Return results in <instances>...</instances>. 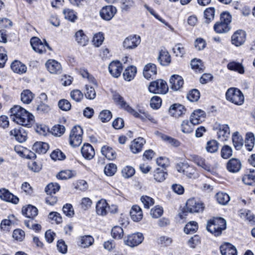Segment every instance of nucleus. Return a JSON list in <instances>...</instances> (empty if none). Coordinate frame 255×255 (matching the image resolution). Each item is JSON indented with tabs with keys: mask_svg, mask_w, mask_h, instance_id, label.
Wrapping results in <instances>:
<instances>
[{
	"mask_svg": "<svg viewBox=\"0 0 255 255\" xmlns=\"http://www.w3.org/2000/svg\"><path fill=\"white\" fill-rule=\"evenodd\" d=\"M157 60L161 65L167 66L171 62L170 55L167 50H161Z\"/></svg>",
	"mask_w": 255,
	"mask_h": 255,
	"instance_id": "29",
	"label": "nucleus"
},
{
	"mask_svg": "<svg viewBox=\"0 0 255 255\" xmlns=\"http://www.w3.org/2000/svg\"><path fill=\"white\" fill-rule=\"evenodd\" d=\"M34 95L29 90H25L21 94V101L26 104L30 103L33 100Z\"/></svg>",
	"mask_w": 255,
	"mask_h": 255,
	"instance_id": "42",
	"label": "nucleus"
},
{
	"mask_svg": "<svg viewBox=\"0 0 255 255\" xmlns=\"http://www.w3.org/2000/svg\"><path fill=\"white\" fill-rule=\"evenodd\" d=\"M10 112L11 119L17 124L29 127L34 121V116L19 106H14Z\"/></svg>",
	"mask_w": 255,
	"mask_h": 255,
	"instance_id": "1",
	"label": "nucleus"
},
{
	"mask_svg": "<svg viewBox=\"0 0 255 255\" xmlns=\"http://www.w3.org/2000/svg\"><path fill=\"white\" fill-rule=\"evenodd\" d=\"M227 67L229 70L237 71L240 74H243L245 72L243 66L241 63L234 61L228 63Z\"/></svg>",
	"mask_w": 255,
	"mask_h": 255,
	"instance_id": "45",
	"label": "nucleus"
},
{
	"mask_svg": "<svg viewBox=\"0 0 255 255\" xmlns=\"http://www.w3.org/2000/svg\"><path fill=\"white\" fill-rule=\"evenodd\" d=\"M10 67L13 72L18 74L25 73L27 71L26 65L18 60L13 61Z\"/></svg>",
	"mask_w": 255,
	"mask_h": 255,
	"instance_id": "26",
	"label": "nucleus"
},
{
	"mask_svg": "<svg viewBox=\"0 0 255 255\" xmlns=\"http://www.w3.org/2000/svg\"><path fill=\"white\" fill-rule=\"evenodd\" d=\"M215 9L214 7H209L206 8L204 12V16L205 22L209 23L214 19Z\"/></svg>",
	"mask_w": 255,
	"mask_h": 255,
	"instance_id": "44",
	"label": "nucleus"
},
{
	"mask_svg": "<svg viewBox=\"0 0 255 255\" xmlns=\"http://www.w3.org/2000/svg\"><path fill=\"white\" fill-rule=\"evenodd\" d=\"M169 83L171 89L174 91H177L182 87L184 81L180 76L173 75L170 79Z\"/></svg>",
	"mask_w": 255,
	"mask_h": 255,
	"instance_id": "20",
	"label": "nucleus"
},
{
	"mask_svg": "<svg viewBox=\"0 0 255 255\" xmlns=\"http://www.w3.org/2000/svg\"><path fill=\"white\" fill-rule=\"evenodd\" d=\"M117 166L114 163H109L107 164L104 168L105 174L109 176H113L117 171Z\"/></svg>",
	"mask_w": 255,
	"mask_h": 255,
	"instance_id": "54",
	"label": "nucleus"
},
{
	"mask_svg": "<svg viewBox=\"0 0 255 255\" xmlns=\"http://www.w3.org/2000/svg\"><path fill=\"white\" fill-rule=\"evenodd\" d=\"M30 44L32 49L35 52L40 54L46 52L47 48L51 50V48L45 40H44V42H42L41 40L37 37H33L30 39Z\"/></svg>",
	"mask_w": 255,
	"mask_h": 255,
	"instance_id": "7",
	"label": "nucleus"
},
{
	"mask_svg": "<svg viewBox=\"0 0 255 255\" xmlns=\"http://www.w3.org/2000/svg\"><path fill=\"white\" fill-rule=\"evenodd\" d=\"M170 109L174 111V112L173 114L175 115L176 117H179L182 116L185 114L186 109L183 105L175 104L171 106Z\"/></svg>",
	"mask_w": 255,
	"mask_h": 255,
	"instance_id": "43",
	"label": "nucleus"
},
{
	"mask_svg": "<svg viewBox=\"0 0 255 255\" xmlns=\"http://www.w3.org/2000/svg\"><path fill=\"white\" fill-rule=\"evenodd\" d=\"M177 170L189 178H194L197 176L196 168L187 163H179L177 166Z\"/></svg>",
	"mask_w": 255,
	"mask_h": 255,
	"instance_id": "8",
	"label": "nucleus"
},
{
	"mask_svg": "<svg viewBox=\"0 0 255 255\" xmlns=\"http://www.w3.org/2000/svg\"><path fill=\"white\" fill-rule=\"evenodd\" d=\"M65 128L64 126L57 125L53 127L51 132L55 136H60L65 132Z\"/></svg>",
	"mask_w": 255,
	"mask_h": 255,
	"instance_id": "55",
	"label": "nucleus"
},
{
	"mask_svg": "<svg viewBox=\"0 0 255 255\" xmlns=\"http://www.w3.org/2000/svg\"><path fill=\"white\" fill-rule=\"evenodd\" d=\"M190 64L192 69L196 73H202L205 70V66L200 59H193Z\"/></svg>",
	"mask_w": 255,
	"mask_h": 255,
	"instance_id": "36",
	"label": "nucleus"
},
{
	"mask_svg": "<svg viewBox=\"0 0 255 255\" xmlns=\"http://www.w3.org/2000/svg\"><path fill=\"white\" fill-rule=\"evenodd\" d=\"M75 175V173L72 172L71 170H65L61 171L58 175L57 176V177L59 179L64 180L70 179L73 177H74Z\"/></svg>",
	"mask_w": 255,
	"mask_h": 255,
	"instance_id": "59",
	"label": "nucleus"
},
{
	"mask_svg": "<svg viewBox=\"0 0 255 255\" xmlns=\"http://www.w3.org/2000/svg\"><path fill=\"white\" fill-rule=\"evenodd\" d=\"M222 255H237L236 248L229 243H225L220 246Z\"/></svg>",
	"mask_w": 255,
	"mask_h": 255,
	"instance_id": "22",
	"label": "nucleus"
},
{
	"mask_svg": "<svg viewBox=\"0 0 255 255\" xmlns=\"http://www.w3.org/2000/svg\"><path fill=\"white\" fill-rule=\"evenodd\" d=\"M135 173L134 169L129 166H127L122 170V173L123 177L125 178H128L132 177Z\"/></svg>",
	"mask_w": 255,
	"mask_h": 255,
	"instance_id": "57",
	"label": "nucleus"
},
{
	"mask_svg": "<svg viewBox=\"0 0 255 255\" xmlns=\"http://www.w3.org/2000/svg\"><path fill=\"white\" fill-rule=\"evenodd\" d=\"M246 38V32L243 30H238L232 36V43L237 46H241L245 42Z\"/></svg>",
	"mask_w": 255,
	"mask_h": 255,
	"instance_id": "14",
	"label": "nucleus"
},
{
	"mask_svg": "<svg viewBox=\"0 0 255 255\" xmlns=\"http://www.w3.org/2000/svg\"><path fill=\"white\" fill-rule=\"evenodd\" d=\"M113 237L115 239H121L124 235L123 229L119 226H115L111 232Z\"/></svg>",
	"mask_w": 255,
	"mask_h": 255,
	"instance_id": "58",
	"label": "nucleus"
},
{
	"mask_svg": "<svg viewBox=\"0 0 255 255\" xmlns=\"http://www.w3.org/2000/svg\"><path fill=\"white\" fill-rule=\"evenodd\" d=\"M255 136L253 133L248 132L246 134L245 146L249 151H252L255 145Z\"/></svg>",
	"mask_w": 255,
	"mask_h": 255,
	"instance_id": "41",
	"label": "nucleus"
},
{
	"mask_svg": "<svg viewBox=\"0 0 255 255\" xmlns=\"http://www.w3.org/2000/svg\"><path fill=\"white\" fill-rule=\"evenodd\" d=\"M60 185L56 183L48 184L45 188L47 194H55L60 189Z\"/></svg>",
	"mask_w": 255,
	"mask_h": 255,
	"instance_id": "47",
	"label": "nucleus"
},
{
	"mask_svg": "<svg viewBox=\"0 0 255 255\" xmlns=\"http://www.w3.org/2000/svg\"><path fill=\"white\" fill-rule=\"evenodd\" d=\"M117 12V8L113 5H107L103 7L100 10L101 17L105 20H110Z\"/></svg>",
	"mask_w": 255,
	"mask_h": 255,
	"instance_id": "10",
	"label": "nucleus"
},
{
	"mask_svg": "<svg viewBox=\"0 0 255 255\" xmlns=\"http://www.w3.org/2000/svg\"><path fill=\"white\" fill-rule=\"evenodd\" d=\"M215 197L217 202L222 205L226 204L230 200V198L229 195L223 192H219L217 193Z\"/></svg>",
	"mask_w": 255,
	"mask_h": 255,
	"instance_id": "46",
	"label": "nucleus"
},
{
	"mask_svg": "<svg viewBox=\"0 0 255 255\" xmlns=\"http://www.w3.org/2000/svg\"><path fill=\"white\" fill-rule=\"evenodd\" d=\"M22 213L26 217L33 219L37 215L38 210L35 207L29 205L27 207L22 208Z\"/></svg>",
	"mask_w": 255,
	"mask_h": 255,
	"instance_id": "32",
	"label": "nucleus"
},
{
	"mask_svg": "<svg viewBox=\"0 0 255 255\" xmlns=\"http://www.w3.org/2000/svg\"><path fill=\"white\" fill-rule=\"evenodd\" d=\"M148 90L153 94H165L168 90V87L165 81L159 79L150 83Z\"/></svg>",
	"mask_w": 255,
	"mask_h": 255,
	"instance_id": "5",
	"label": "nucleus"
},
{
	"mask_svg": "<svg viewBox=\"0 0 255 255\" xmlns=\"http://www.w3.org/2000/svg\"><path fill=\"white\" fill-rule=\"evenodd\" d=\"M205 113L200 109L194 110L190 115V120L195 125L202 123L205 118Z\"/></svg>",
	"mask_w": 255,
	"mask_h": 255,
	"instance_id": "19",
	"label": "nucleus"
},
{
	"mask_svg": "<svg viewBox=\"0 0 255 255\" xmlns=\"http://www.w3.org/2000/svg\"><path fill=\"white\" fill-rule=\"evenodd\" d=\"M195 126L190 120H184L181 124V130L186 134L190 133L193 132Z\"/></svg>",
	"mask_w": 255,
	"mask_h": 255,
	"instance_id": "35",
	"label": "nucleus"
},
{
	"mask_svg": "<svg viewBox=\"0 0 255 255\" xmlns=\"http://www.w3.org/2000/svg\"><path fill=\"white\" fill-rule=\"evenodd\" d=\"M200 97V93L196 89H193L190 91L187 95V98L191 102H196L198 101Z\"/></svg>",
	"mask_w": 255,
	"mask_h": 255,
	"instance_id": "62",
	"label": "nucleus"
},
{
	"mask_svg": "<svg viewBox=\"0 0 255 255\" xmlns=\"http://www.w3.org/2000/svg\"><path fill=\"white\" fill-rule=\"evenodd\" d=\"M0 198L5 201L16 204L19 202V199L16 196L11 193L8 190L3 188L0 189Z\"/></svg>",
	"mask_w": 255,
	"mask_h": 255,
	"instance_id": "16",
	"label": "nucleus"
},
{
	"mask_svg": "<svg viewBox=\"0 0 255 255\" xmlns=\"http://www.w3.org/2000/svg\"><path fill=\"white\" fill-rule=\"evenodd\" d=\"M226 229V221L222 218H214L207 222V230L216 237L221 235Z\"/></svg>",
	"mask_w": 255,
	"mask_h": 255,
	"instance_id": "2",
	"label": "nucleus"
},
{
	"mask_svg": "<svg viewBox=\"0 0 255 255\" xmlns=\"http://www.w3.org/2000/svg\"><path fill=\"white\" fill-rule=\"evenodd\" d=\"M143 236L141 233H137L129 235L124 240L125 243L130 247H134L139 245L143 240Z\"/></svg>",
	"mask_w": 255,
	"mask_h": 255,
	"instance_id": "9",
	"label": "nucleus"
},
{
	"mask_svg": "<svg viewBox=\"0 0 255 255\" xmlns=\"http://www.w3.org/2000/svg\"><path fill=\"white\" fill-rule=\"evenodd\" d=\"M49 148V145L46 142H36L32 146L33 151L39 154L45 153Z\"/></svg>",
	"mask_w": 255,
	"mask_h": 255,
	"instance_id": "31",
	"label": "nucleus"
},
{
	"mask_svg": "<svg viewBox=\"0 0 255 255\" xmlns=\"http://www.w3.org/2000/svg\"><path fill=\"white\" fill-rule=\"evenodd\" d=\"M131 219L134 222H138L143 217L142 212L140 207L137 205H133L130 211Z\"/></svg>",
	"mask_w": 255,
	"mask_h": 255,
	"instance_id": "27",
	"label": "nucleus"
},
{
	"mask_svg": "<svg viewBox=\"0 0 255 255\" xmlns=\"http://www.w3.org/2000/svg\"><path fill=\"white\" fill-rule=\"evenodd\" d=\"M198 229V224L195 221H191L187 223L184 229V232L187 234L194 233Z\"/></svg>",
	"mask_w": 255,
	"mask_h": 255,
	"instance_id": "48",
	"label": "nucleus"
},
{
	"mask_svg": "<svg viewBox=\"0 0 255 255\" xmlns=\"http://www.w3.org/2000/svg\"><path fill=\"white\" fill-rule=\"evenodd\" d=\"M108 204L104 199L99 200L96 204V211L97 214L100 216H106L108 213L109 209Z\"/></svg>",
	"mask_w": 255,
	"mask_h": 255,
	"instance_id": "24",
	"label": "nucleus"
},
{
	"mask_svg": "<svg viewBox=\"0 0 255 255\" xmlns=\"http://www.w3.org/2000/svg\"><path fill=\"white\" fill-rule=\"evenodd\" d=\"M161 138H162V140L167 142L172 146L178 147L180 145L181 143L178 140L173 137H171L170 136H167L165 134H162Z\"/></svg>",
	"mask_w": 255,
	"mask_h": 255,
	"instance_id": "49",
	"label": "nucleus"
},
{
	"mask_svg": "<svg viewBox=\"0 0 255 255\" xmlns=\"http://www.w3.org/2000/svg\"><path fill=\"white\" fill-rule=\"evenodd\" d=\"M216 128L218 130L217 132L218 137L222 141H226L229 138L230 134V130L228 125H217Z\"/></svg>",
	"mask_w": 255,
	"mask_h": 255,
	"instance_id": "15",
	"label": "nucleus"
},
{
	"mask_svg": "<svg viewBox=\"0 0 255 255\" xmlns=\"http://www.w3.org/2000/svg\"><path fill=\"white\" fill-rule=\"evenodd\" d=\"M102 154L109 160H113L116 157V153L111 147L105 145L101 148Z\"/></svg>",
	"mask_w": 255,
	"mask_h": 255,
	"instance_id": "34",
	"label": "nucleus"
},
{
	"mask_svg": "<svg viewBox=\"0 0 255 255\" xmlns=\"http://www.w3.org/2000/svg\"><path fill=\"white\" fill-rule=\"evenodd\" d=\"M75 40L80 45L85 46L88 42V37L82 30H79L75 33Z\"/></svg>",
	"mask_w": 255,
	"mask_h": 255,
	"instance_id": "37",
	"label": "nucleus"
},
{
	"mask_svg": "<svg viewBox=\"0 0 255 255\" xmlns=\"http://www.w3.org/2000/svg\"><path fill=\"white\" fill-rule=\"evenodd\" d=\"M242 164L239 159L232 158L229 160L227 164V168L230 172H237L241 169Z\"/></svg>",
	"mask_w": 255,
	"mask_h": 255,
	"instance_id": "25",
	"label": "nucleus"
},
{
	"mask_svg": "<svg viewBox=\"0 0 255 255\" xmlns=\"http://www.w3.org/2000/svg\"><path fill=\"white\" fill-rule=\"evenodd\" d=\"M136 73V68L135 67L130 66L127 68L124 73L123 77L124 79L127 81H130L132 80Z\"/></svg>",
	"mask_w": 255,
	"mask_h": 255,
	"instance_id": "33",
	"label": "nucleus"
},
{
	"mask_svg": "<svg viewBox=\"0 0 255 255\" xmlns=\"http://www.w3.org/2000/svg\"><path fill=\"white\" fill-rule=\"evenodd\" d=\"M214 29L217 33H223L228 32L230 29V26L227 23L220 21L215 24Z\"/></svg>",
	"mask_w": 255,
	"mask_h": 255,
	"instance_id": "39",
	"label": "nucleus"
},
{
	"mask_svg": "<svg viewBox=\"0 0 255 255\" xmlns=\"http://www.w3.org/2000/svg\"><path fill=\"white\" fill-rule=\"evenodd\" d=\"M121 3L122 10L124 11H128L135 6V2L133 0H122Z\"/></svg>",
	"mask_w": 255,
	"mask_h": 255,
	"instance_id": "52",
	"label": "nucleus"
},
{
	"mask_svg": "<svg viewBox=\"0 0 255 255\" xmlns=\"http://www.w3.org/2000/svg\"><path fill=\"white\" fill-rule=\"evenodd\" d=\"M115 102L121 106V107L124 109L129 114L132 115L136 118H139L143 122L147 120V115L148 113L140 110V114L135 111L133 109L130 107L124 100L123 97L118 94H116L113 96Z\"/></svg>",
	"mask_w": 255,
	"mask_h": 255,
	"instance_id": "3",
	"label": "nucleus"
},
{
	"mask_svg": "<svg viewBox=\"0 0 255 255\" xmlns=\"http://www.w3.org/2000/svg\"><path fill=\"white\" fill-rule=\"evenodd\" d=\"M232 148L229 145H224L221 149V156L224 159H228L232 155Z\"/></svg>",
	"mask_w": 255,
	"mask_h": 255,
	"instance_id": "56",
	"label": "nucleus"
},
{
	"mask_svg": "<svg viewBox=\"0 0 255 255\" xmlns=\"http://www.w3.org/2000/svg\"><path fill=\"white\" fill-rule=\"evenodd\" d=\"M205 208L204 203L194 198L188 199L186 204V212L190 213H201Z\"/></svg>",
	"mask_w": 255,
	"mask_h": 255,
	"instance_id": "6",
	"label": "nucleus"
},
{
	"mask_svg": "<svg viewBox=\"0 0 255 255\" xmlns=\"http://www.w3.org/2000/svg\"><path fill=\"white\" fill-rule=\"evenodd\" d=\"M145 143V140L142 137L134 139L131 143L130 150L132 153L137 154L140 152Z\"/></svg>",
	"mask_w": 255,
	"mask_h": 255,
	"instance_id": "18",
	"label": "nucleus"
},
{
	"mask_svg": "<svg viewBox=\"0 0 255 255\" xmlns=\"http://www.w3.org/2000/svg\"><path fill=\"white\" fill-rule=\"evenodd\" d=\"M85 97L89 100L95 99L96 93L94 88L88 85L86 86V92L85 93Z\"/></svg>",
	"mask_w": 255,
	"mask_h": 255,
	"instance_id": "61",
	"label": "nucleus"
},
{
	"mask_svg": "<svg viewBox=\"0 0 255 255\" xmlns=\"http://www.w3.org/2000/svg\"><path fill=\"white\" fill-rule=\"evenodd\" d=\"M242 181L247 185H255V170H250L249 173L245 174L242 178Z\"/></svg>",
	"mask_w": 255,
	"mask_h": 255,
	"instance_id": "38",
	"label": "nucleus"
},
{
	"mask_svg": "<svg viewBox=\"0 0 255 255\" xmlns=\"http://www.w3.org/2000/svg\"><path fill=\"white\" fill-rule=\"evenodd\" d=\"M12 237L16 241L21 242L25 237V232L20 229H15L13 232Z\"/></svg>",
	"mask_w": 255,
	"mask_h": 255,
	"instance_id": "64",
	"label": "nucleus"
},
{
	"mask_svg": "<svg viewBox=\"0 0 255 255\" xmlns=\"http://www.w3.org/2000/svg\"><path fill=\"white\" fill-rule=\"evenodd\" d=\"M47 70L53 74H60L62 73V69L60 63L54 60H49L45 63Z\"/></svg>",
	"mask_w": 255,
	"mask_h": 255,
	"instance_id": "12",
	"label": "nucleus"
},
{
	"mask_svg": "<svg viewBox=\"0 0 255 255\" xmlns=\"http://www.w3.org/2000/svg\"><path fill=\"white\" fill-rule=\"evenodd\" d=\"M112 117L111 112L107 110H104L101 111L99 115V118L103 123L109 122Z\"/></svg>",
	"mask_w": 255,
	"mask_h": 255,
	"instance_id": "50",
	"label": "nucleus"
},
{
	"mask_svg": "<svg viewBox=\"0 0 255 255\" xmlns=\"http://www.w3.org/2000/svg\"><path fill=\"white\" fill-rule=\"evenodd\" d=\"M10 134L15 137V139L19 142H22L26 139V133L23 129L14 128L10 131Z\"/></svg>",
	"mask_w": 255,
	"mask_h": 255,
	"instance_id": "30",
	"label": "nucleus"
},
{
	"mask_svg": "<svg viewBox=\"0 0 255 255\" xmlns=\"http://www.w3.org/2000/svg\"><path fill=\"white\" fill-rule=\"evenodd\" d=\"M232 141L235 147L237 149H240L243 145V138L238 131H236L233 134Z\"/></svg>",
	"mask_w": 255,
	"mask_h": 255,
	"instance_id": "40",
	"label": "nucleus"
},
{
	"mask_svg": "<svg viewBox=\"0 0 255 255\" xmlns=\"http://www.w3.org/2000/svg\"><path fill=\"white\" fill-rule=\"evenodd\" d=\"M206 148L209 152H216L218 149V143L215 140H210L207 143Z\"/></svg>",
	"mask_w": 255,
	"mask_h": 255,
	"instance_id": "53",
	"label": "nucleus"
},
{
	"mask_svg": "<svg viewBox=\"0 0 255 255\" xmlns=\"http://www.w3.org/2000/svg\"><path fill=\"white\" fill-rule=\"evenodd\" d=\"M156 73L157 68L154 64L148 63L143 68V75L146 79L152 78L156 75Z\"/></svg>",
	"mask_w": 255,
	"mask_h": 255,
	"instance_id": "23",
	"label": "nucleus"
},
{
	"mask_svg": "<svg viewBox=\"0 0 255 255\" xmlns=\"http://www.w3.org/2000/svg\"><path fill=\"white\" fill-rule=\"evenodd\" d=\"M81 152L83 157L87 160L92 159L95 155V150L89 143H85L82 147Z\"/></svg>",
	"mask_w": 255,
	"mask_h": 255,
	"instance_id": "21",
	"label": "nucleus"
},
{
	"mask_svg": "<svg viewBox=\"0 0 255 255\" xmlns=\"http://www.w3.org/2000/svg\"><path fill=\"white\" fill-rule=\"evenodd\" d=\"M226 97L228 101L237 105H241L244 102L243 94L237 88L229 89L226 92Z\"/></svg>",
	"mask_w": 255,
	"mask_h": 255,
	"instance_id": "4",
	"label": "nucleus"
},
{
	"mask_svg": "<svg viewBox=\"0 0 255 255\" xmlns=\"http://www.w3.org/2000/svg\"><path fill=\"white\" fill-rule=\"evenodd\" d=\"M65 18L70 21L74 22L77 19V16L75 11L71 9L66 8L63 10Z\"/></svg>",
	"mask_w": 255,
	"mask_h": 255,
	"instance_id": "51",
	"label": "nucleus"
},
{
	"mask_svg": "<svg viewBox=\"0 0 255 255\" xmlns=\"http://www.w3.org/2000/svg\"><path fill=\"white\" fill-rule=\"evenodd\" d=\"M140 43L139 36H130L126 38L124 42L123 46L127 49L135 48Z\"/></svg>",
	"mask_w": 255,
	"mask_h": 255,
	"instance_id": "13",
	"label": "nucleus"
},
{
	"mask_svg": "<svg viewBox=\"0 0 255 255\" xmlns=\"http://www.w3.org/2000/svg\"><path fill=\"white\" fill-rule=\"evenodd\" d=\"M123 70L122 64L119 61H113L109 65V71L115 78H118Z\"/></svg>",
	"mask_w": 255,
	"mask_h": 255,
	"instance_id": "17",
	"label": "nucleus"
},
{
	"mask_svg": "<svg viewBox=\"0 0 255 255\" xmlns=\"http://www.w3.org/2000/svg\"><path fill=\"white\" fill-rule=\"evenodd\" d=\"M167 173L165 168H157L153 172L154 180L158 182H161L165 180Z\"/></svg>",
	"mask_w": 255,
	"mask_h": 255,
	"instance_id": "28",
	"label": "nucleus"
},
{
	"mask_svg": "<svg viewBox=\"0 0 255 255\" xmlns=\"http://www.w3.org/2000/svg\"><path fill=\"white\" fill-rule=\"evenodd\" d=\"M190 160L204 170L209 172H212V167L203 157L197 155H192L191 156Z\"/></svg>",
	"mask_w": 255,
	"mask_h": 255,
	"instance_id": "11",
	"label": "nucleus"
},
{
	"mask_svg": "<svg viewBox=\"0 0 255 255\" xmlns=\"http://www.w3.org/2000/svg\"><path fill=\"white\" fill-rule=\"evenodd\" d=\"M94 239L90 236H85L81 239V246L85 248L92 245Z\"/></svg>",
	"mask_w": 255,
	"mask_h": 255,
	"instance_id": "60",
	"label": "nucleus"
},
{
	"mask_svg": "<svg viewBox=\"0 0 255 255\" xmlns=\"http://www.w3.org/2000/svg\"><path fill=\"white\" fill-rule=\"evenodd\" d=\"M63 213L68 217H72L74 215V211L73 206L70 204H66L63 207Z\"/></svg>",
	"mask_w": 255,
	"mask_h": 255,
	"instance_id": "63",
	"label": "nucleus"
}]
</instances>
